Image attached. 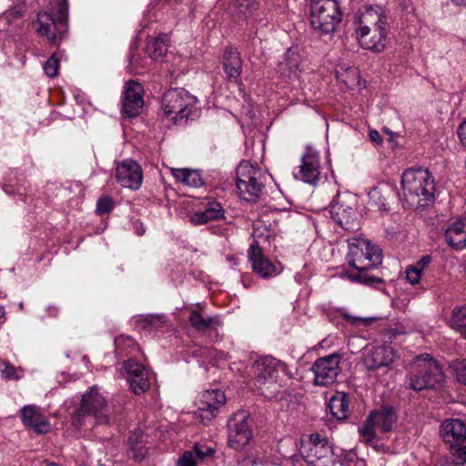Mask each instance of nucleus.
<instances>
[{"instance_id": "obj_17", "label": "nucleus", "mask_w": 466, "mask_h": 466, "mask_svg": "<svg viewBox=\"0 0 466 466\" xmlns=\"http://www.w3.org/2000/svg\"><path fill=\"white\" fill-rule=\"evenodd\" d=\"M253 271L263 279L273 278L280 273L278 267L262 253L261 248L254 241L248 251Z\"/></svg>"}, {"instance_id": "obj_60", "label": "nucleus", "mask_w": 466, "mask_h": 466, "mask_svg": "<svg viewBox=\"0 0 466 466\" xmlns=\"http://www.w3.org/2000/svg\"><path fill=\"white\" fill-rule=\"evenodd\" d=\"M380 209H383V210H387L389 208L388 205L383 203L380 207Z\"/></svg>"}, {"instance_id": "obj_27", "label": "nucleus", "mask_w": 466, "mask_h": 466, "mask_svg": "<svg viewBox=\"0 0 466 466\" xmlns=\"http://www.w3.org/2000/svg\"><path fill=\"white\" fill-rule=\"evenodd\" d=\"M224 209L221 204L216 200H209L205 205L204 210L195 212L190 217L194 225H203L211 220L223 218Z\"/></svg>"}, {"instance_id": "obj_6", "label": "nucleus", "mask_w": 466, "mask_h": 466, "mask_svg": "<svg viewBox=\"0 0 466 466\" xmlns=\"http://www.w3.org/2000/svg\"><path fill=\"white\" fill-rule=\"evenodd\" d=\"M197 101V97L186 89L171 88L163 96L162 108L172 121L182 124L195 116Z\"/></svg>"}, {"instance_id": "obj_24", "label": "nucleus", "mask_w": 466, "mask_h": 466, "mask_svg": "<svg viewBox=\"0 0 466 466\" xmlns=\"http://www.w3.org/2000/svg\"><path fill=\"white\" fill-rule=\"evenodd\" d=\"M280 377L272 375L268 377L253 376L256 390L266 399L271 400L276 398L282 387Z\"/></svg>"}, {"instance_id": "obj_34", "label": "nucleus", "mask_w": 466, "mask_h": 466, "mask_svg": "<svg viewBox=\"0 0 466 466\" xmlns=\"http://www.w3.org/2000/svg\"><path fill=\"white\" fill-rule=\"evenodd\" d=\"M174 177L186 186L198 187L203 185L202 177L198 170L189 168H171Z\"/></svg>"}, {"instance_id": "obj_45", "label": "nucleus", "mask_w": 466, "mask_h": 466, "mask_svg": "<svg viewBox=\"0 0 466 466\" xmlns=\"http://www.w3.org/2000/svg\"><path fill=\"white\" fill-rule=\"evenodd\" d=\"M113 208V202L109 197H101L96 202V212L100 215L107 214Z\"/></svg>"}, {"instance_id": "obj_7", "label": "nucleus", "mask_w": 466, "mask_h": 466, "mask_svg": "<svg viewBox=\"0 0 466 466\" xmlns=\"http://www.w3.org/2000/svg\"><path fill=\"white\" fill-rule=\"evenodd\" d=\"M108 407L106 400L98 389L93 386L89 392L82 396L81 403L72 413V423L75 427L80 428L84 425L87 417H92L96 420V423H107Z\"/></svg>"}, {"instance_id": "obj_40", "label": "nucleus", "mask_w": 466, "mask_h": 466, "mask_svg": "<svg viewBox=\"0 0 466 466\" xmlns=\"http://www.w3.org/2000/svg\"><path fill=\"white\" fill-rule=\"evenodd\" d=\"M165 319L166 317L163 314L141 315L137 319V323L142 329L157 328L165 321Z\"/></svg>"}, {"instance_id": "obj_32", "label": "nucleus", "mask_w": 466, "mask_h": 466, "mask_svg": "<svg viewBox=\"0 0 466 466\" xmlns=\"http://www.w3.org/2000/svg\"><path fill=\"white\" fill-rule=\"evenodd\" d=\"M463 219H457L451 223L445 231V240L453 249L461 250L464 248L463 238Z\"/></svg>"}, {"instance_id": "obj_25", "label": "nucleus", "mask_w": 466, "mask_h": 466, "mask_svg": "<svg viewBox=\"0 0 466 466\" xmlns=\"http://www.w3.org/2000/svg\"><path fill=\"white\" fill-rule=\"evenodd\" d=\"M300 64L299 55L292 49H288L282 60L279 63V71L290 80L298 79L302 72Z\"/></svg>"}, {"instance_id": "obj_14", "label": "nucleus", "mask_w": 466, "mask_h": 466, "mask_svg": "<svg viewBox=\"0 0 466 466\" xmlns=\"http://www.w3.org/2000/svg\"><path fill=\"white\" fill-rule=\"evenodd\" d=\"M320 176V160L317 150L307 147L300 158L299 172L296 176L305 183L316 185Z\"/></svg>"}, {"instance_id": "obj_38", "label": "nucleus", "mask_w": 466, "mask_h": 466, "mask_svg": "<svg viewBox=\"0 0 466 466\" xmlns=\"http://www.w3.org/2000/svg\"><path fill=\"white\" fill-rule=\"evenodd\" d=\"M377 427L375 421L373 420L370 414L367 417L365 421L363 422V425L359 428V433L360 436L362 438V441L365 442L368 445H371L375 439H376V433H375V428Z\"/></svg>"}, {"instance_id": "obj_33", "label": "nucleus", "mask_w": 466, "mask_h": 466, "mask_svg": "<svg viewBox=\"0 0 466 466\" xmlns=\"http://www.w3.org/2000/svg\"><path fill=\"white\" fill-rule=\"evenodd\" d=\"M223 65L225 73L229 78H238L242 70V61L239 53L230 47L228 48L223 56Z\"/></svg>"}, {"instance_id": "obj_44", "label": "nucleus", "mask_w": 466, "mask_h": 466, "mask_svg": "<svg viewBox=\"0 0 466 466\" xmlns=\"http://www.w3.org/2000/svg\"><path fill=\"white\" fill-rule=\"evenodd\" d=\"M44 71L49 77H55L58 74L59 59L54 54L44 64Z\"/></svg>"}, {"instance_id": "obj_23", "label": "nucleus", "mask_w": 466, "mask_h": 466, "mask_svg": "<svg viewBox=\"0 0 466 466\" xmlns=\"http://www.w3.org/2000/svg\"><path fill=\"white\" fill-rule=\"evenodd\" d=\"M280 377L272 375L268 377L253 376L256 390L266 399L271 400L276 398L282 387Z\"/></svg>"}, {"instance_id": "obj_56", "label": "nucleus", "mask_w": 466, "mask_h": 466, "mask_svg": "<svg viewBox=\"0 0 466 466\" xmlns=\"http://www.w3.org/2000/svg\"><path fill=\"white\" fill-rule=\"evenodd\" d=\"M456 5H466V0H452Z\"/></svg>"}, {"instance_id": "obj_54", "label": "nucleus", "mask_w": 466, "mask_h": 466, "mask_svg": "<svg viewBox=\"0 0 466 466\" xmlns=\"http://www.w3.org/2000/svg\"><path fill=\"white\" fill-rule=\"evenodd\" d=\"M48 311H49L50 316H52V317L57 316L58 309L56 307H54V306L49 307Z\"/></svg>"}, {"instance_id": "obj_20", "label": "nucleus", "mask_w": 466, "mask_h": 466, "mask_svg": "<svg viewBox=\"0 0 466 466\" xmlns=\"http://www.w3.org/2000/svg\"><path fill=\"white\" fill-rule=\"evenodd\" d=\"M253 376H281L287 373V365L271 356L258 358L252 366Z\"/></svg>"}, {"instance_id": "obj_18", "label": "nucleus", "mask_w": 466, "mask_h": 466, "mask_svg": "<svg viewBox=\"0 0 466 466\" xmlns=\"http://www.w3.org/2000/svg\"><path fill=\"white\" fill-rule=\"evenodd\" d=\"M393 360L394 350L390 346H377L367 350L363 363L368 370H375L381 367H388Z\"/></svg>"}, {"instance_id": "obj_8", "label": "nucleus", "mask_w": 466, "mask_h": 466, "mask_svg": "<svg viewBox=\"0 0 466 466\" xmlns=\"http://www.w3.org/2000/svg\"><path fill=\"white\" fill-rule=\"evenodd\" d=\"M251 423L250 414L246 410H238L230 416L228 420V444L230 448L242 451L249 444L253 437Z\"/></svg>"}, {"instance_id": "obj_10", "label": "nucleus", "mask_w": 466, "mask_h": 466, "mask_svg": "<svg viewBox=\"0 0 466 466\" xmlns=\"http://www.w3.org/2000/svg\"><path fill=\"white\" fill-rule=\"evenodd\" d=\"M255 169L248 162H242L237 168V188L239 196L248 201H251L262 193V184L258 181Z\"/></svg>"}, {"instance_id": "obj_4", "label": "nucleus", "mask_w": 466, "mask_h": 466, "mask_svg": "<svg viewBox=\"0 0 466 466\" xmlns=\"http://www.w3.org/2000/svg\"><path fill=\"white\" fill-rule=\"evenodd\" d=\"M342 17L343 12L339 0H310L309 23L317 34H333Z\"/></svg>"}, {"instance_id": "obj_26", "label": "nucleus", "mask_w": 466, "mask_h": 466, "mask_svg": "<svg viewBox=\"0 0 466 466\" xmlns=\"http://www.w3.org/2000/svg\"><path fill=\"white\" fill-rule=\"evenodd\" d=\"M356 34L360 46L364 49L380 53L386 48L388 35L365 30H356Z\"/></svg>"}, {"instance_id": "obj_11", "label": "nucleus", "mask_w": 466, "mask_h": 466, "mask_svg": "<svg viewBox=\"0 0 466 466\" xmlns=\"http://www.w3.org/2000/svg\"><path fill=\"white\" fill-rule=\"evenodd\" d=\"M123 367L127 374L130 388L136 395L143 394L149 390L152 379L149 370L134 359L124 361Z\"/></svg>"}, {"instance_id": "obj_12", "label": "nucleus", "mask_w": 466, "mask_h": 466, "mask_svg": "<svg viewBox=\"0 0 466 466\" xmlns=\"http://www.w3.org/2000/svg\"><path fill=\"white\" fill-rule=\"evenodd\" d=\"M226 403L225 393L219 390H211L202 392L198 402L197 415L203 424L210 421L218 412V409Z\"/></svg>"}, {"instance_id": "obj_46", "label": "nucleus", "mask_w": 466, "mask_h": 466, "mask_svg": "<svg viewBox=\"0 0 466 466\" xmlns=\"http://www.w3.org/2000/svg\"><path fill=\"white\" fill-rule=\"evenodd\" d=\"M197 463L198 461L190 450L184 451L177 461V466H197Z\"/></svg>"}, {"instance_id": "obj_61", "label": "nucleus", "mask_w": 466, "mask_h": 466, "mask_svg": "<svg viewBox=\"0 0 466 466\" xmlns=\"http://www.w3.org/2000/svg\"><path fill=\"white\" fill-rule=\"evenodd\" d=\"M166 2H169L170 0H165Z\"/></svg>"}, {"instance_id": "obj_15", "label": "nucleus", "mask_w": 466, "mask_h": 466, "mask_svg": "<svg viewBox=\"0 0 466 466\" xmlns=\"http://www.w3.org/2000/svg\"><path fill=\"white\" fill-rule=\"evenodd\" d=\"M389 18L380 6H370L361 13L360 16V26L356 30L371 31L373 33H383L388 35Z\"/></svg>"}, {"instance_id": "obj_55", "label": "nucleus", "mask_w": 466, "mask_h": 466, "mask_svg": "<svg viewBox=\"0 0 466 466\" xmlns=\"http://www.w3.org/2000/svg\"><path fill=\"white\" fill-rule=\"evenodd\" d=\"M463 219V232H464V238H463V245H464V248H466V218H462Z\"/></svg>"}, {"instance_id": "obj_43", "label": "nucleus", "mask_w": 466, "mask_h": 466, "mask_svg": "<svg viewBox=\"0 0 466 466\" xmlns=\"http://www.w3.org/2000/svg\"><path fill=\"white\" fill-rule=\"evenodd\" d=\"M190 451H193L197 461L212 457L215 453V450L213 448L199 443H196Z\"/></svg>"}, {"instance_id": "obj_5", "label": "nucleus", "mask_w": 466, "mask_h": 466, "mask_svg": "<svg viewBox=\"0 0 466 466\" xmlns=\"http://www.w3.org/2000/svg\"><path fill=\"white\" fill-rule=\"evenodd\" d=\"M55 18L48 12H40L35 23L37 33L46 36L49 44L57 46L67 31L68 0H54Z\"/></svg>"}, {"instance_id": "obj_22", "label": "nucleus", "mask_w": 466, "mask_h": 466, "mask_svg": "<svg viewBox=\"0 0 466 466\" xmlns=\"http://www.w3.org/2000/svg\"><path fill=\"white\" fill-rule=\"evenodd\" d=\"M440 433L451 445L461 443L466 440V425L459 419H449L441 423Z\"/></svg>"}, {"instance_id": "obj_50", "label": "nucleus", "mask_w": 466, "mask_h": 466, "mask_svg": "<svg viewBox=\"0 0 466 466\" xmlns=\"http://www.w3.org/2000/svg\"><path fill=\"white\" fill-rule=\"evenodd\" d=\"M310 441L314 445L321 444L322 446H326L329 444V440L327 438H322L319 433H313L309 436Z\"/></svg>"}, {"instance_id": "obj_16", "label": "nucleus", "mask_w": 466, "mask_h": 466, "mask_svg": "<svg viewBox=\"0 0 466 466\" xmlns=\"http://www.w3.org/2000/svg\"><path fill=\"white\" fill-rule=\"evenodd\" d=\"M142 91L139 83L134 80L127 83L122 101V113L127 117H136L140 114L144 105Z\"/></svg>"}, {"instance_id": "obj_48", "label": "nucleus", "mask_w": 466, "mask_h": 466, "mask_svg": "<svg viewBox=\"0 0 466 466\" xmlns=\"http://www.w3.org/2000/svg\"><path fill=\"white\" fill-rule=\"evenodd\" d=\"M452 455L454 457V466H463L466 463V446L454 448Z\"/></svg>"}, {"instance_id": "obj_53", "label": "nucleus", "mask_w": 466, "mask_h": 466, "mask_svg": "<svg viewBox=\"0 0 466 466\" xmlns=\"http://www.w3.org/2000/svg\"><path fill=\"white\" fill-rule=\"evenodd\" d=\"M351 323H362L363 325H369L371 322V319H364V318H352L350 320Z\"/></svg>"}, {"instance_id": "obj_13", "label": "nucleus", "mask_w": 466, "mask_h": 466, "mask_svg": "<svg viewBox=\"0 0 466 466\" xmlns=\"http://www.w3.org/2000/svg\"><path fill=\"white\" fill-rule=\"evenodd\" d=\"M116 181L123 187L133 190L138 189L143 182L141 167L132 159L117 163L115 169Z\"/></svg>"}, {"instance_id": "obj_21", "label": "nucleus", "mask_w": 466, "mask_h": 466, "mask_svg": "<svg viewBox=\"0 0 466 466\" xmlns=\"http://www.w3.org/2000/svg\"><path fill=\"white\" fill-rule=\"evenodd\" d=\"M21 417L25 426L38 434L47 433L50 430L49 422L34 405L25 406L21 410Z\"/></svg>"}, {"instance_id": "obj_28", "label": "nucleus", "mask_w": 466, "mask_h": 466, "mask_svg": "<svg viewBox=\"0 0 466 466\" xmlns=\"http://www.w3.org/2000/svg\"><path fill=\"white\" fill-rule=\"evenodd\" d=\"M370 414L382 432L390 431L398 419L396 410L388 404L382 405L380 410H373Z\"/></svg>"}, {"instance_id": "obj_52", "label": "nucleus", "mask_w": 466, "mask_h": 466, "mask_svg": "<svg viewBox=\"0 0 466 466\" xmlns=\"http://www.w3.org/2000/svg\"><path fill=\"white\" fill-rule=\"evenodd\" d=\"M369 137L370 141H372L375 144H380L382 142V137L377 130L370 131Z\"/></svg>"}, {"instance_id": "obj_35", "label": "nucleus", "mask_w": 466, "mask_h": 466, "mask_svg": "<svg viewBox=\"0 0 466 466\" xmlns=\"http://www.w3.org/2000/svg\"><path fill=\"white\" fill-rule=\"evenodd\" d=\"M129 452L137 461H142L147 454V448L145 445L144 435L140 431H133L128 436Z\"/></svg>"}, {"instance_id": "obj_59", "label": "nucleus", "mask_w": 466, "mask_h": 466, "mask_svg": "<svg viewBox=\"0 0 466 466\" xmlns=\"http://www.w3.org/2000/svg\"><path fill=\"white\" fill-rule=\"evenodd\" d=\"M5 309L4 307L0 306V319H2L5 316Z\"/></svg>"}, {"instance_id": "obj_58", "label": "nucleus", "mask_w": 466, "mask_h": 466, "mask_svg": "<svg viewBox=\"0 0 466 466\" xmlns=\"http://www.w3.org/2000/svg\"><path fill=\"white\" fill-rule=\"evenodd\" d=\"M137 233L138 235H140V236H141V235H143V234L145 233V228H143V226H142V225H141V228H139V229H137Z\"/></svg>"}, {"instance_id": "obj_37", "label": "nucleus", "mask_w": 466, "mask_h": 466, "mask_svg": "<svg viewBox=\"0 0 466 466\" xmlns=\"http://www.w3.org/2000/svg\"><path fill=\"white\" fill-rule=\"evenodd\" d=\"M451 326L466 339V305L452 309Z\"/></svg>"}, {"instance_id": "obj_47", "label": "nucleus", "mask_w": 466, "mask_h": 466, "mask_svg": "<svg viewBox=\"0 0 466 466\" xmlns=\"http://www.w3.org/2000/svg\"><path fill=\"white\" fill-rule=\"evenodd\" d=\"M421 272L417 269L413 265L408 266L406 268V279L411 285H416L420 282Z\"/></svg>"}, {"instance_id": "obj_31", "label": "nucleus", "mask_w": 466, "mask_h": 466, "mask_svg": "<svg viewBox=\"0 0 466 466\" xmlns=\"http://www.w3.org/2000/svg\"><path fill=\"white\" fill-rule=\"evenodd\" d=\"M349 396L344 392H337L329 401L328 407L333 418L343 420L350 414Z\"/></svg>"}, {"instance_id": "obj_57", "label": "nucleus", "mask_w": 466, "mask_h": 466, "mask_svg": "<svg viewBox=\"0 0 466 466\" xmlns=\"http://www.w3.org/2000/svg\"><path fill=\"white\" fill-rule=\"evenodd\" d=\"M4 190L8 194L13 193V190L11 189V186H5Z\"/></svg>"}, {"instance_id": "obj_39", "label": "nucleus", "mask_w": 466, "mask_h": 466, "mask_svg": "<svg viewBox=\"0 0 466 466\" xmlns=\"http://www.w3.org/2000/svg\"><path fill=\"white\" fill-rule=\"evenodd\" d=\"M20 372H23L22 369H16L10 362L0 360V373L2 379L5 380H18L22 378Z\"/></svg>"}, {"instance_id": "obj_1", "label": "nucleus", "mask_w": 466, "mask_h": 466, "mask_svg": "<svg viewBox=\"0 0 466 466\" xmlns=\"http://www.w3.org/2000/svg\"><path fill=\"white\" fill-rule=\"evenodd\" d=\"M348 248L347 261L352 269L344 272L347 279L351 282L374 288L383 284L382 278L370 273L382 262L381 249L361 238L349 239Z\"/></svg>"}, {"instance_id": "obj_19", "label": "nucleus", "mask_w": 466, "mask_h": 466, "mask_svg": "<svg viewBox=\"0 0 466 466\" xmlns=\"http://www.w3.org/2000/svg\"><path fill=\"white\" fill-rule=\"evenodd\" d=\"M330 214L333 219L343 228H353L355 210L350 206H345L340 194H337L330 204Z\"/></svg>"}, {"instance_id": "obj_41", "label": "nucleus", "mask_w": 466, "mask_h": 466, "mask_svg": "<svg viewBox=\"0 0 466 466\" xmlns=\"http://www.w3.org/2000/svg\"><path fill=\"white\" fill-rule=\"evenodd\" d=\"M115 346L116 353L120 355H127V349H133L137 346L135 339L130 336H119L115 339Z\"/></svg>"}, {"instance_id": "obj_30", "label": "nucleus", "mask_w": 466, "mask_h": 466, "mask_svg": "<svg viewBox=\"0 0 466 466\" xmlns=\"http://www.w3.org/2000/svg\"><path fill=\"white\" fill-rule=\"evenodd\" d=\"M258 4L256 0H231L228 5V12L237 21L246 20L257 10Z\"/></svg>"}, {"instance_id": "obj_51", "label": "nucleus", "mask_w": 466, "mask_h": 466, "mask_svg": "<svg viewBox=\"0 0 466 466\" xmlns=\"http://www.w3.org/2000/svg\"><path fill=\"white\" fill-rule=\"evenodd\" d=\"M458 135L461 143L466 147V120L460 125Z\"/></svg>"}, {"instance_id": "obj_29", "label": "nucleus", "mask_w": 466, "mask_h": 466, "mask_svg": "<svg viewBox=\"0 0 466 466\" xmlns=\"http://www.w3.org/2000/svg\"><path fill=\"white\" fill-rule=\"evenodd\" d=\"M190 325L198 332H207L215 329L220 325L219 319L217 316L205 317L202 313V308L190 310L188 317Z\"/></svg>"}, {"instance_id": "obj_49", "label": "nucleus", "mask_w": 466, "mask_h": 466, "mask_svg": "<svg viewBox=\"0 0 466 466\" xmlns=\"http://www.w3.org/2000/svg\"><path fill=\"white\" fill-rule=\"evenodd\" d=\"M431 256L425 255L420 260H418L416 264H414L413 266L422 273V271L431 264Z\"/></svg>"}, {"instance_id": "obj_9", "label": "nucleus", "mask_w": 466, "mask_h": 466, "mask_svg": "<svg viewBox=\"0 0 466 466\" xmlns=\"http://www.w3.org/2000/svg\"><path fill=\"white\" fill-rule=\"evenodd\" d=\"M340 360L341 356L339 353H332L317 359L311 367L314 374V384L321 387L332 385L341 371Z\"/></svg>"}, {"instance_id": "obj_3", "label": "nucleus", "mask_w": 466, "mask_h": 466, "mask_svg": "<svg viewBox=\"0 0 466 466\" xmlns=\"http://www.w3.org/2000/svg\"><path fill=\"white\" fill-rule=\"evenodd\" d=\"M401 187L405 200L416 207L427 206L436 192L432 175L422 167L406 169L401 177Z\"/></svg>"}, {"instance_id": "obj_42", "label": "nucleus", "mask_w": 466, "mask_h": 466, "mask_svg": "<svg viewBox=\"0 0 466 466\" xmlns=\"http://www.w3.org/2000/svg\"><path fill=\"white\" fill-rule=\"evenodd\" d=\"M450 368L452 370L457 380L463 385H466V360H453L450 363Z\"/></svg>"}, {"instance_id": "obj_2", "label": "nucleus", "mask_w": 466, "mask_h": 466, "mask_svg": "<svg viewBox=\"0 0 466 466\" xmlns=\"http://www.w3.org/2000/svg\"><path fill=\"white\" fill-rule=\"evenodd\" d=\"M446 380L440 362L431 355L424 353L414 359L411 370L405 377L404 385L408 390L420 392L443 387Z\"/></svg>"}, {"instance_id": "obj_36", "label": "nucleus", "mask_w": 466, "mask_h": 466, "mask_svg": "<svg viewBox=\"0 0 466 466\" xmlns=\"http://www.w3.org/2000/svg\"><path fill=\"white\" fill-rule=\"evenodd\" d=\"M167 35H161L157 37H151L147 40L146 52L153 60H157L167 52Z\"/></svg>"}]
</instances>
